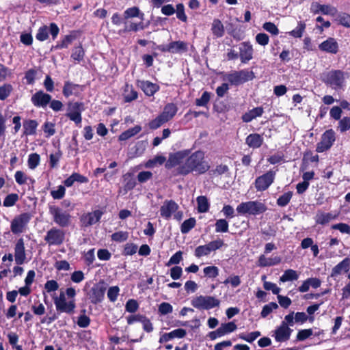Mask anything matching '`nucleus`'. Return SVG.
<instances>
[{
  "mask_svg": "<svg viewBox=\"0 0 350 350\" xmlns=\"http://www.w3.org/2000/svg\"><path fill=\"white\" fill-rule=\"evenodd\" d=\"M190 154V151L189 150ZM185 160L183 164L181 163L178 165L177 173L180 175H187L191 172H195L199 174H204L207 172L210 166L204 159V153L202 151H196L188 154L182 162Z\"/></svg>",
  "mask_w": 350,
  "mask_h": 350,
  "instance_id": "nucleus-1",
  "label": "nucleus"
},
{
  "mask_svg": "<svg viewBox=\"0 0 350 350\" xmlns=\"http://www.w3.org/2000/svg\"><path fill=\"white\" fill-rule=\"evenodd\" d=\"M189 153V150H184L175 153H171L170 154L167 160L164 155L157 154L152 159L147 161L144 163V167L146 168H154L158 165H161L165 163V167L167 169H170L182 163V161L187 157Z\"/></svg>",
  "mask_w": 350,
  "mask_h": 350,
  "instance_id": "nucleus-2",
  "label": "nucleus"
},
{
  "mask_svg": "<svg viewBox=\"0 0 350 350\" xmlns=\"http://www.w3.org/2000/svg\"><path fill=\"white\" fill-rule=\"evenodd\" d=\"M76 291L73 287H68L66 291H61L58 296L53 295V299L57 311L72 314L76 308Z\"/></svg>",
  "mask_w": 350,
  "mask_h": 350,
  "instance_id": "nucleus-3",
  "label": "nucleus"
},
{
  "mask_svg": "<svg viewBox=\"0 0 350 350\" xmlns=\"http://www.w3.org/2000/svg\"><path fill=\"white\" fill-rule=\"evenodd\" d=\"M267 210L266 205L258 200L241 202L236 208L237 212L241 215H258Z\"/></svg>",
  "mask_w": 350,
  "mask_h": 350,
  "instance_id": "nucleus-4",
  "label": "nucleus"
},
{
  "mask_svg": "<svg viewBox=\"0 0 350 350\" xmlns=\"http://www.w3.org/2000/svg\"><path fill=\"white\" fill-rule=\"evenodd\" d=\"M178 209L179 206L176 202L165 200L160 208L161 217L168 220L173 216L174 219L180 221L183 217V213Z\"/></svg>",
  "mask_w": 350,
  "mask_h": 350,
  "instance_id": "nucleus-5",
  "label": "nucleus"
},
{
  "mask_svg": "<svg viewBox=\"0 0 350 350\" xmlns=\"http://www.w3.org/2000/svg\"><path fill=\"white\" fill-rule=\"evenodd\" d=\"M220 301L212 296H198L191 300V305L200 310H209L219 306Z\"/></svg>",
  "mask_w": 350,
  "mask_h": 350,
  "instance_id": "nucleus-6",
  "label": "nucleus"
},
{
  "mask_svg": "<svg viewBox=\"0 0 350 350\" xmlns=\"http://www.w3.org/2000/svg\"><path fill=\"white\" fill-rule=\"evenodd\" d=\"M323 81L332 88H341L345 83L344 72L340 70H331L324 75Z\"/></svg>",
  "mask_w": 350,
  "mask_h": 350,
  "instance_id": "nucleus-7",
  "label": "nucleus"
},
{
  "mask_svg": "<svg viewBox=\"0 0 350 350\" xmlns=\"http://www.w3.org/2000/svg\"><path fill=\"white\" fill-rule=\"evenodd\" d=\"M49 213L53 216L54 222L59 226L66 227L69 225L71 216L68 213L56 206H50Z\"/></svg>",
  "mask_w": 350,
  "mask_h": 350,
  "instance_id": "nucleus-8",
  "label": "nucleus"
},
{
  "mask_svg": "<svg viewBox=\"0 0 350 350\" xmlns=\"http://www.w3.org/2000/svg\"><path fill=\"white\" fill-rule=\"evenodd\" d=\"M30 219L31 216L27 213L16 216L10 224V229L12 233H23L26 230Z\"/></svg>",
  "mask_w": 350,
  "mask_h": 350,
  "instance_id": "nucleus-9",
  "label": "nucleus"
},
{
  "mask_svg": "<svg viewBox=\"0 0 350 350\" xmlns=\"http://www.w3.org/2000/svg\"><path fill=\"white\" fill-rule=\"evenodd\" d=\"M224 245V241L217 239L209 242L208 244L200 245L195 250L194 254L197 258L208 256L211 252L220 249Z\"/></svg>",
  "mask_w": 350,
  "mask_h": 350,
  "instance_id": "nucleus-10",
  "label": "nucleus"
},
{
  "mask_svg": "<svg viewBox=\"0 0 350 350\" xmlns=\"http://www.w3.org/2000/svg\"><path fill=\"white\" fill-rule=\"evenodd\" d=\"M83 109V103L77 102L70 103L68 105L66 116L76 124H79L82 121L81 113Z\"/></svg>",
  "mask_w": 350,
  "mask_h": 350,
  "instance_id": "nucleus-11",
  "label": "nucleus"
},
{
  "mask_svg": "<svg viewBox=\"0 0 350 350\" xmlns=\"http://www.w3.org/2000/svg\"><path fill=\"white\" fill-rule=\"evenodd\" d=\"M65 239V232L61 229L52 228L47 231L44 241L49 245H60Z\"/></svg>",
  "mask_w": 350,
  "mask_h": 350,
  "instance_id": "nucleus-12",
  "label": "nucleus"
},
{
  "mask_svg": "<svg viewBox=\"0 0 350 350\" xmlns=\"http://www.w3.org/2000/svg\"><path fill=\"white\" fill-rule=\"evenodd\" d=\"M59 31V29L55 23H51L49 27L46 25L41 26L38 28V31L36 35V38L40 41L43 42L49 38V33L50 32L52 38L55 40Z\"/></svg>",
  "mask_w": 350,
  "mask_h": 350,
  "instance_id": "nucleus-13",
  "label": "nucleus"
},
{
  "mask_svg": "<svg viewBox=\"0 0 350 350\" xmlns=\"http://www.w3.org/2000/svg\"><path fill=\"white\" fill-rule=\"evenodd\" d=\"M335 142V133L332 129L326 131L321 137V140L317 146V151L323 152L329 149Z\"/></svg>",
  "mask_w": 350,
  "mask_h": 350,
  "instance_id": "nucleus-14",
  "label": "nucleus"
},
{
  "mask_svg": "<svg viewBox=\"0 0 350 350\" xmlns=\"http://www.w3.org/2000/svg\"><path fill=\"white\" fill-rule=\"evenodd\" d=\"M275 172L269 171L265 174L258 177L255 180V187L257 191L266 190L273 182L275 178Z\"/></svg>",
  "mask_w": 350,
  "mask_h": 350,
  "instance_id": "nucleus-15",
  "label": "nucleus"
},
{
  "mask_svg": "<svg viewBox=\"0 0 350 350\" xmlns=\"http://www.w3.org/2000/svg\"><path fill=\"white\" fill-rule=\"evenodd\" d=\"M14 260L17 265H23L26 262L27 254L25 242L23 238L18 239L14 245Z\"/></svg>",
  "mask_w": 350,
  "mask_h": 350,
  "instance_id": "nucleus-16",
  "label": "nucleus"
},
{
  "mask_svg": "<svg viewBox=\"0 0 350 350\" xmlns=\"http://www.w3.org/2000/svg\"><path fill=\"white\" fill-rule=\"evenodd\" d=\"M103 212L100 210L85 213L81 217V222L83 226L88 227L94 225L99 221Z\"/></svg>",
  "mask_w": 350,
  "mask_h": 350,
  "instance_id": "nucleus-17",
  "label": "nucleus"
},
{
  "mask_svg": "<svg viewBox=\"0 0 350 350\" xmlns=\"http://www.w3.org/2000/svg\"><path fill=\"white\" fill-rule=\"evenodd\" d=\"M291 332L292 330L288 327L286 323L282 322L275 330L273 336L277 342H284L289 339Z\"/></svg>",
  "mask_w": 350,
  "mask_h": 350,
  "instance_id": "nucleus-18",
  "label": "nucleus"
},
{
  "mask_svg": "<svg viewBox=\"0 0 350 350\" xmlns=\"http://www.w3.org/2000/svg\"><path fill=\"white\" fill-rule=\"evenodd\" d=\"M32 103L38 107H45L51 100V96L42 91L36 92L31 99Z\"/></svg>",
  "mask_w": 350,
  "mask_h": 350,
  "instance_id": "nucleus-19",
  "label": "nucleus"
},
{
  "mask_svg": "<svg viewBox=\"0 0 350 350\" xmlns=\"http://www.w3.org/2000/svg\"><path fill=\"white\" fill-rule=\"evenodd\" d=\"M320 51L328 53L336 54L338 51V44L333 38H328L319 45Z\"/></svg>",
  "mask_w": 350,
  "mask_h": 350,
  "instance_id": "nucleus-20",
  "label": "nucleus"
},
{
  "mask_svg": "<svg viewBox=\"0 0 350 350\" xmlns=\"http://www.w3.org/2000/svg\"><path fill=\"white\" fill-rule=\"evenodd\" d=\"M239 56L242 63H247L253 58V47L248 42H243L239 48Z\"/></svg>",
  "mask_w": 350,
  "mask_h": 350,
  "instance_id": "nucleus-21",
  "label": "nucleus"
},
{
  "mask_svg": "<svg viewBox=\"0 0 350 350\" xmlns=\"http://www.w3.org/2000/svg\"><path fill=\"white\" fill-rule=\"evenodd\" d=\"M137 84L148 96H153L159 90V85L149 81H138Z\"/></svg>",
  "mask_w": 350,
  "mask_h": 350,
  "instance_id": "nucleus-22",
  "label": "nucleus"
},
{
  "mask_svg": "<svg viewBox=\"0 0 350 350\" xmlns=\"http://www.w3.org/2000/svg\"><path fill=\"white\" fill-rule=\"evenodd\" d=\"M188 49V44L183 41L172 42L163 49V51L172 53L186 52Z\"/></svg>",
  "mask_w": 350,
  "mask_h": 350,
  "instance_id": "nucleus-23",
  "label": "nucleus"
},
{
  "mask_svg": "<svg viewBox=\"0 0 350 350\" xmlns=\"http://www.w3.org/2000/svg\"><path fill=\"white\" fill-rule=\"evenodd\" d=\"M281 262V258L278 256L271 257H266L265 254L259 256L258 260V266L259 267H271L279 264Z\"/></svg>",
  "mask_w": 350,
  "mask_h": 350,
  "instance_id": "nucleus-24",
  "label": "nucleus"
},
{
  "mask_svg": "<svg viewBox=\"0 0 350 350\" xmlns=\"http://www.w3.org/2000/svg\"><path fill=\"white\" fill-rule=\"evenodd\" d=\"M350 269V258H345L338 265H336L332 270L331 276L336 277L342 272H347Z\"/></svg>",
  "mask_w": 350,
  "mask_h": 350,
  "instance_id": "nucleus-25",
  "label": "nucleus"
},
{
  "mask_svg": "<svg viewBox=\"0 0 350 350\" xmlns=\"http://www.w3.org/2000/svg\"><path fill=\"white\" fill-rule=\"evenodd\" d=\"M211 30L213 36L216 38H221L225 34V27L222 22L218 18H214L212 23Z\"/></svg>",
  "mask_w": 350,
  "mask_h": 350,
  "instance_id": "nucleus-26",
  "label": "nucleus"
},
{
  "mask_svg": "<svg viewBox=\"0 0 350 350\" xmlns=\"http://www.w3.org/2000/svg\"><path fill=\"white\" fill-rule=\"evenodd\" d=\"M245 143L250 148H258L262 144L263 137L258 133H252L246 137Z\"/></svg>",
  "mask_w": 350,
  "mask_h": 350,
  "instance_id": "nucleus-27",
  "label": "nucleus"
},
{
  "mask_svg": "<svg viewBox=\"0 0 350 350\" xmlns=\"http://www.w3.org/2000/svg\"><path fill=\"white\" fill-rule=\"evenodd\" d=\"M124 18L129 20L133 18H139L141 21L144 19V14L142 12L138 7L133 6L129 8L124 12Z\"/></svg>",
  "mask_w": 350,
  "mask_h": 350,
  "instance_id": "nucleus-28",
  "label": "nucleus"
},
{
  "mask_svg": "<svg viewBox=\"0 0 350 350\" xmlns=\"http://www.w3.org/2000/svg\"><path fill=\"white\" fill-rule=\"evenodd\" d=\"M177 111L178 108L174 103H168L164 107L163 110L160 115L163 117L164 120L168 122L173 118Z\"/></svg>",
  "mask_w": 350,
  "mask_h": 350,
  "instance_id": "nucleus-29",
  "label": "nucleus"
},
{
  "mask_svg": "<svg viewBox=\"0 0 350 350\" xmlns=\"http://www.w3.org/2000/svg\"><path fill=\"white\" fill-rule=\"evenodd\" d=\"M81 90L82 88L80 85L66 82L63 88V94L66 97H69L71 95H78Z\"/></svg>",
  "mask_w": 350,
  "mask_h": 350,
  "instance_id": "nucleus-30",
  "label": "nucleus"
},
{
  "mask_svg": "<svg viewBox=\"0 0 350 350\" xmlns=\"http://www.w3.org/2000/svg\"><path fill=\"white\" fill-rule=\"evenodd\" d=\"M105 295V289L102 286H96L92 288L90 299L94 304L100 302Z\"/></svg>",
  "mask_w": 350,
  "mask_h": 350,
  "instance_id": "nucleus-31",
  "label": "nucleus"
},
{
  "mask_svg": "<svg viewBox=\"0 0 350 350\" xmlns=\"http://www.w3.org/2000/svg\"><path fill=\"white\" fill-rule=\"evenodd\" d=\"M263 108L261 107H255L243 115L242 119L245 122H250L263 113Z\"/></svg>",
  "mask_w": 350,
  "mask_h": 350,
  "instance_id": "nucleus-32",
  "label": "nucleus"
},
{
  "mask_svg": "<svg viewBox=\"0 0 350 350\" xmlns=\"http://www.w3.org/2000/svg\"><path fill=\"white\" fill-rule=\"evenodd\" d=\"M38 123L34 120H27L23 122V133L25 135H33L36 133Z\"/></svg>",
  "mask_w": 350,
  "mask_h": 350,
  "instance_id": "nucleus-33",
  "label": "nucleus"
},
{
  "mask_svg": "<svg viewBox=\"0 0 350 350\" xmlns=\"http://www.w3.org/2000/svg\"><path fill=\"white\" fill-rule=\"evenodd\" d=\"M336 217L329 213L318 212L315 216V221L318 224L325 225Z\"/></svg>",
  "mask_w": 350,
  "mask_h": 350,
  "instance_id": "nucleus-34",
  "label": "nucleus"
},
{
  "mask_svg": "<svg viewBox=\"0 0 350 350\" xmlns=\"http://www.w3.org/2000/svg\"><path fill=\"white\" fill-rule=\"evenodd\" d=\"M123 96L125 102H131L137 98V92L134 90L133 85L126 84L124 90Z\"/></svg>",
  "mask_w": 350,
  "mask_h": 350,
  "instance_id": "nucleus-35",
  "label": "nucleus"
},
{
  "mask_svg": "<svg viewBox=\"0 0 350 350\" xmlns=\"http://www.w3.org/2000/svg\"><path fill=\"white\" fill-rule=\"evenodd\" d=\"M142 131V127L139 125H136L133 128H131L124 132L122 133L118 139L120 141H125L128 139L135 136Z\"/></svg>",
  "mask_w": 350,
  "mask_h": 350,
  "instance_id": "nucleus-36",
  "label": "nucleus"
},
{
  "mask_svg": "<svg viewBox=\"0 0 350 350\" xmlns=\"http://www.w3.org/2000/svg\"><path fill=\"white\" fill-rule=\"evenodd\" d=\"M85 55V51L81 45H79L75 46L72 51L71 54V59L75 62H80L83 59Z\"/></svg>",
  "mask_w": 350,
  "mask_h": 350,
  "instance_id": "nucleus-37",
  "label": "nucleus"
},
{
  "mask_svg": "<svg viewBox=\"0 0 350 350\" xmlns=\"http://www.w3.org/2000/svg\"><path fill=\"white\" fill-rule=\"evenodd\" d=\"M237 329V326L234 322L221 323L219 327V333H221L222 336H224L234 332Z\"/></svg>",
  "mask_w": 350,
  "mask_h": 350,
  "instance_id": "nucleus-38",
  "label": "nucleus"
},
{
  "mask_svg": "<svg viewBox=\"0 0 350 350\" xmlns=\"http://www.w3.org/2000/svg\"><path fill=\"white\" fill-rule=\"evenodd\" d=\"M198 211L200 213H206L209 209V203L206 196H201L197 198Z\"/></svg>",
  "mask_w": 350,
  "mask_h": 350,
  "instance_id": "nucleus-39",
  "label": "nucleus"
},
{
  "mask_svg": "<svg viewBox=\"0 0 350 350\" xmlns=\"http://www.w3.org/2000/svg\"><path fill=\"white\" fill-rule=\"evenodd\" d=\"M299 275L296 271L293 269H287L284 271L283 275L280 277V281L282 282H286L288 281L297 280Z\"/></svg>",
  "mask_w": 350,
  "mask_h": 350,
  "instance_id": "nucleus-40",
  "label": "nucleus"
},
{
  "mask_svg": "<svg viewBox=\"0 0 350 350\" xmlns=\"http://www.w3.org/2000/svg\"><path fill=\"white\" fill-rule=\"evenodd\" d=\"M75 39V36L74 35L70 34L66 35L64 37V38L58 42L55 46V49H66L72 44L73 40Z\"/></svg>",
  "mask_w": 350,
  "mask_h": 350,
  "instance_id": "nucleus-41",
  "label": "nucleus"
},
{
  "mask_svg": "<svg viewBox=\"0 0 350 350\" xmlns=\"http://www.w3.org/2000/svg\"><path fill=\"white\" fill-rule=\"evenodd\" d=\"M143 21L139 23L135 22H125L124 23V31H137L142 30L144 28Z\"/></svg>",
  "mask_w": 350,
  "mask_h": 350,
  "instance_id": "nucleus-42",
  "label": "nucleus"
},
{
  "mask_svg": "<svg viewBox=\"0 0 350 350\" xmlns=\"http://www.w3.org/2000/svg\"><path fill=\"white\" fill-rule=\"evenodd\" d=\"M196 221L195 218L191 217L185 221L181 224L180 231L183 234H186L189 232L195 226Z\"/></svg>",
  "mask_w": 350,
  "mask_h": 350,
  "instance_id": "nucleus-43",
  "label": "nucleus"
},
{
  "mask_svg": "<svg viewBox=\"0 0 350 350\" xmlns=\"http://www.w3.org/2000/svg\"><path fill=\"white\" fill-rule=\"evenodd\" d=\"M40 161V155L37 153H32L29 155L27 164L28 167L31 170L35 169L39 164Z\"/></svg>",
  "mask_w": 350,
  "mask_h": 350,
  "instance_id": "nucleus-44",
  "label": "nucleus"
},
{
  "mask_svg": "<svg viewBox=\"0 0 350 350\" xmlns=\"http://www.w3.org/2000/svg\"><path fill=\"white\" fill-rule=\"evenodd\" d=\"M305 29V23L300 21L298 23L297 27L295 29L291 31L288 33L294 38H301L304 34Z\"/></svg>",
  "mask_w": 350,
  "mask_h": 350,
  "instance_id": "nucleus-45",
  "label": "nucleus"
},
{
  "mask_svg": "<svg viewBox=\"0 0 350 350\" xmlns=\"http://www.w3.org/2000/svg\"><path fill=\"white\" fill-rule=\"evenodd\" d=\"M228 222L224 219H219L215 223L216 232H227L228 231Z\"/></svg>",
  "mask_w": 350,
  "mask_h": 350,
  "instance_id": "nucleus-46",
  "label": "nucleus"
},
{
  "mask_svg": "<svg viewBox=\"0 0 350 350\" xmlns=\"http://www.w3.org/2000/svg\"><path fill=\"white\" fill-rule=\"evenodd\" d=\"M55 124L51 122H45L42 126V129L45 136L50 137L55 133Z\"/></svg>",
  "mask_w": 350,
  "mask_h": 350,
  "instance_id": "nucleus-47",
  "label": "nucleus"
},
{
  "mask_svg": "<svg viewBox=\"0 0 350 350\" xmlns=\"http://www.w3.org/2000/svg\"><path fill=\"white\" fill-rule=\"evenodd\" d=\"M260 335H261V334L259 331H255V332H252L247 335L245 334H240L239 335V338H241L247 342H252Z\"/></svg>",
  "mask_w": 350,
  "mask_h": 350,
  "instance_id": "nucleus-48",
  "label": "nucleus"
},
{
  "mask_svg": "<svg viewBox=\"0 0 350 350\" xmlns=\"http://www.w3.org/2000/svg\"><path fill=\"white\" fill-rule=\"evenodd\" d=\"M12 90V86L10 84L6 83L0 86V100H3L8 98Z\"/></svg>",
  "mask_w": 350,
  "mask_h": 350,
  "instance_id": "nucleus-49",
  "label": "nucleus"
},
{
  "mask_svg": "<svg viewBox=\"0 0 350 350\" xmlns=\"http://www.w3.org/2000/svg\"><path fill=\"white\" fill-rule=\"evenodd\" d=\"M278 306L275 302H270L269 304L263 306L261 311V317L265 318L267 317L273 310H276Z\"/></svg>",
  "mask_w": 350,
  "mask_h": 350,
  "instance_id": "nucleus-50",
  "label": "nucleus"
},
{
  "mask_svg": "<svg viewBox=\"0 0 350 350\" xmlns=\"http://www.w3.org/2000/svg\"><path fill=\"white\" fill-rule=\"evenodd\" d=\"M238 72L242 83L248 81H251L255 77L254 73L252 71L242 70Z\"/></svg>",
  "mask_w": 350,
  "mask_h": 350,
  "instance_id": "nucleus-51",
  "label": "nucleus"
},
{
  "mask_svg": "<svg viewBox=\"0 0 350 350\" xmlns=\"http://www.w3.org/2000/svg\"><path fill=\"white\" fill-rule=\"evenodd\" d=\"M167 122L161 115L157 116L154 119L148 123V126L150 129L154 130L159 128L164 123Z\"/></svg>",
  "mask_w": 350,
  "mask_h": 350,
  "instance_id": "nucleus-52",
  "label": "nucleus"
},
{
  "mask_svg": "<svg viewBox=\"0 0 350 350\" xmlns=\"http://www.w3.org/2000/svg\"><path fill=\"white\" fill-rule=\"evenodd\" d=\"M18 200V196L16 193H11L8 195L3 200V206L10 207L15 204Z\"/></svg>",
  "mask_w": 350,
  "mask_h": 350,
  "instance_id": "nucleus-53",
  "label": "nucleus"
},
{
  "mask_svg": "<svg viewBox=\"0 0 350 350\" xmlns=\"http://www.w3.org/2000/svg\"><path fill=\"white\" fill-rule=\"evenodd\" d=\"M203 272L206 276L215 278L219 275V269L215 266H208L204 268Z\"/></svg>",
  "mask_w": 350,
  "mask_h": 350,
  "instance_id": "nucleus-54",
  "label": "nucleus"
},
{
  "mask_svg": "<svg viewBox=\"0 0 350 350\" xmlns=\"http://www.w3.org/2000/svg\"><path fill=\"white\" fill-rule=\"evenodd\" d=\"M224 79L234 85L242 83L238 72H234L226 75Z\"/></svg>",
  "mask_w": 350,
  "mask_h": 350,
  "instance_id": "nucleus-55",
  "label": "nucleus"
},
{
  "mask_svg": "<svg viewBox=\"0 0 350 350\" xmlns=\"http://www.w3.org/2000/svg\"><path fill=\"white\" fill-rule=\"evenodd\" d=\"M66 193V189L64 186L59 185L57 189L51 191V196L55 200H59L64 198Z\"/></svg>",
  "mask_w": 350,
  "mask_h": 350,
  "instance_id": "nucleus-56",
  "label": "nucleus"
},
{
  "mask_svg": "<svg viewBox=\"0 0 350 350\" xmlns=\"http://www.w3.org/2000/svg\"><path fill=\"white\" fill-rule=\"evenodd\" d=\"M59 288V284L57 281L54 280H48L44 284V290L47 293L55 292Z\"/></svg>",
  "mask_w": 350,
  "mask_h": 350,
  "instance_id": "nucleus-57",
  "label": "nucleus"
},
{
  "mask_svg": "<svg viewBox=\"0 0 350 350\" xmlns=\"http://www.w3.org/2000/svg\"><path fill=\"white\" fill-rule=\"evenodd\" d=\"M263 29L271 33L272 35L276 36L279 33V30L277 26L271 22H266L263 24Z\"/></svg>",
  "mask_w": 350,
  "mask_h": 350,
  "instance_id": "nucleus-58",
  "label": "nucleus"
},
{
  "mask_svg": "<svg viewBox=\"0 0 350 350\" xmlns=\"http://www.w3.org/2000/svg\"><path fill=\"white\" fill-rule=\"evenodd\" d=\"M292 198L291 192H286L282 195L277 200V204L280 206H286Z\"/></svg>",
  "mask_w": 350,
  "mask_h": 350,
  "instance_id": "nucleus-59",
  "label": "nucleus"
},
{
  "mask_svg": "<svg viewBox=\"0 0 350 350\" xmlns=\"http://www.w3.org/2000/svg\"><path fill=\"white\" fill-rule=\"evenodd\" d=\"M138 308L139 305L137 301L133 299L128 300L125 306L126 310L131 313L136 312Z\"/></svg>",
  "mask_w": 350,
  "mask_h": 350,
  "instance_id": "nucleus-60",
  "label": "nucleus"
},
{
  "mask_svg": "<svg viewBox=\"0 0 350 350\" xmlns=\"http://www.w3.org/2000/svg\"><path fill=\"white\" fill-rule=\"evenodd\" d=\"M182 259L183 253L181 251H178L170 258L166 265L170 266L172 265H177L182 260Z\"/></svg>",
  "mask_w": 350,
  "mask_h": 350,
  "instance_id": "nucleus-61",
  "label": "nucleus"
},
{
  "mask_svg": "<svg viewBox=\"0 0 350 350\" xmlns=\"http://www.w3.org/2000/svg\"><path fill=\"white\" fill-rule=\"evenodd\" d=\"M128 232H123V231H119L117 232L113 233L111 235L112 240L117 241V242H123L126 241L128 239Z\"/></svg>",
  "mask_w": 350,
  "mask_h": 350,
  "instance_id": "nucleus-62",
  "label": "nucleus"
},
{
  "mask_svg": "<svg viewBox=\"0 0 350 350\" xmlns=\"http://www.w3.org/2000/svg\"><path fill=\"white\" fill-rule=\"evenodd\" d=\"M332 229L338 230L342 233L350 234V226L345 223H339L332 226Z\"/></svg>",
  "mask_w": 350,
  "mask_h": 350,
  "instance_id": "nucleus-63",
  "label": "nucleus"
},
{
  "mask_svg": "<svg viewBox=\"0 0 350 350\" xmlns=\"http://www.w3.org/2000/svg\"><path fill=\"white\" fill-rule=\"evenodd\" d=\"M338 128L340 132L350 129V117H345L339 122Z\"/></svg>",
  "mask_w": 350,
  "mask_h": 350,
  "instance_id": "nucleus-64",
  "label": "nucleus"
}]
</instances>
